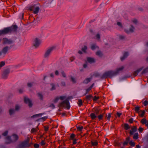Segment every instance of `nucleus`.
I'll list each match as a JSON object with an SVG mask.
<instances>
[{
	"label": "nucleus",
	"instance_id": "obj_1",
	"mask_svg": "<svg viewBox=\"0 0 148 148\" xmlns=\"http://www.w3.org/2000/svg\"><path fill=\"white\" fill-rule=\"evenodd\" d=\"M59 100H60L61 101L64 100V101L60 103V107L66 108L68 109L70 108L69 101L68 100L66 99V98L65 96H62L59 97H57L54 99V102L56 103Z\"/></svg>",
	"mask_w": 148,
	"mask_h": 148
},
{
	"label": "nucleus",
	"instance_id": "obj_2",
	"mask_svg": "<svg viewBox=\"0 0 148 148\" xmlns=\"http://www.w3.org/2000/svg\"><path fill=\"white\" fill-rule=\"evenodd\" d=\"M123 66H121L118 67L114 71H110L106 72L103 75V77H111L112 76L117 74L118 73L122 71L124 69Z\"/></svg>",
	"mask_w": 148,
	"mask_h": 148
},
{
	"label": "nucleus",
	"instance_id": "obj_3",
	"mask_svg": "<svg viewBox=\"0 0 148 148\" xmlns=\"http://www.w3.org/2000/svg\"><path fill=\"white\" fill-rule=\"evenodd\" d=\"M16 28V26L14 25L10 27L5 28L3 30H0V36L7 34L12 31H15Z\"/></svg>",
	"mask_w": 148,
	"mask_h": 148
},
{
	"label": "nucleus",
	"instance_id": "obj_4",
	"mask_svg": "<svg viewBox=\"0 0 148 148\" xmlns=\"http://www.w3.org/2000/svg\"><path fill=\"white\" fill-rule=\"evenodd\" d=\"M18 138V136L16 134H13L11 138L7 137L6 138V143H9L12 142L14 141L17 140Z\"/></svg>",
	"mask_w": 148,
	"mask_h": 148
},
{
	"label": "nucleus",
	"instance_id": "obj_5",
	"mask_svg": "<svg viewBox=\"0 0 148 148\" xmlns=\"http://www.w3.org/2000/svg\"><path fill=\"white\" fill-rule=\"evenodd\" d=\"M29 139H27L21 143L19 145V148H25L30 146V145L29 143Z\"/></svg>",
	"mask_w": 148,
	"mask_h": 148
},
{
	"label": "nucleus",
	"instance_id": "obj_6",
	"mask_svg": "<svg viewBox=\"0 0 148 148\" xmlns=\"http://www.w3.org/2000/svg\"><path fill=\"white\" fill-rule=\"evenodd\" d=\"M29 10L31 11H33L34 13L36 14L38 13L39 10V8L36 5H34L33 6L30 7Z\"/></svg>",
	"mask_w": 148,
	"mask_h": 148
},
{
	"label": "nucleus",
	"instance_id": "obj_7",
	"mask_svg": "<svg viewBox=\"0 0 148 148\" xmlns=\"http://www.w3.org/2000/svg\"><path fill=\"white\" fill-rule=\"evenodd\" d=\"M54 49V47H51L49 48L45 52V55L44 57L45 58H47L48 57L49 55H50L51 52L53 51Z\"/></svg>",
	"mask_w": 148,
	"mask_h": 148
},
{
	"label": "nucleus",
	"instance_id": "obj_8",
	"mask_svg": "<svg viewBox=\"0 0 148 148\" xmlns=\"http://www.w3.org/2000/svg\"><path fill=\"white\" fill-rule=\"evenodd\" d=\"M24 102L26 103H27L29 107H31L32 106V103L31 101L27 97H25L24 98Z\"/></svg>",
	"mask_w": 148,
	"mask_h": 148
},
{
	"label": "nucleus",
	"instance_id": "obj_9",
	"mask_svg": "<svg viewBox=\"0 0 148 148\" xmlns=\"http://www.w3.org/2000/svg\"><path fill=\"white\" fill-rule=\"evenodd\" d=\"M40 43L41 41H40V40L38 38H36L34 40V46L35 47H37L40 45Z\"/></svg>",
	"mask_w": 148,
	"mask_h": 148
},
{
	"label": "nucleus",
	"instance_id": "obj_10",
	"mask_svg": "<svg viewBox=\"0 0 148 148\" xmlns=\"http://www.w3.org/2000/svg\"><path fill=\"white\" fill-rule=\"evenodd\" d=\"M60 72L61 73L62 75L64 77H65L66 76V75L64 73V72L62 71L59 70V71L56 70L55 72V74L56 75H58L59 74V73Z\"/></svg>",
	"mask_w": 148,
	"mask_h": 148
},
{
	"label": "nucleus",
	"instance_id": "obj_11",
	"mask_svg": "<svg viewBox=\"0 0 148 148\" xmlns=\"http://www.w3.org/2000/svg\"><path fill=\"white\" fill-rule=\"evenodd\" d=\"M98 110H97V111H95L96 114L94 113H92L90 114V116L92 119H94L97 117L96 115L98 114Z\"/></svg>",
	"mask_w": 148,
	"mask_h": 148
},
{
	"label": "nucleus",
	"instance_id": "obj_12",
	"mask_svg": "<svg viewBox=\"0 0 148 148\" xmlns=\"http://www.w3.org/2000/svg\"><path fill=\"white\" fill-rule=\"evenodd\" d=\"M134 30L135 28L132 26H131V27L129 29L127 30H125V31L126 33H129L133 32L134 31Z\"/></svg>",
	"mask_w": 148,
	"mask_h": 148
},
{
	"label": "nucleus",
	"instance_id": "obj_13",
	"mask_svg": "<svg viewBox=\"0 0 148 148\" xmlns=\"http://www.w3.org/2000/svg\"><path fill=\"white\" fill-rule=\"evenodd\" d=\"M90 48L93 50L98 49L99 48L95 44H91L90 45Z\"/></svg>",
	"mask_w": 148,
	"mask_h": 148
},
{
	"label": "nucleus",
	"instance_id": "obj_14",
	"mask_svg": "<svg viewBox=\"0 0 148 148\" xmlns=\"http://www.w3.org/2000/svg\"><path fill=\"white\" fill-rule=\"evenodd\" d=\"M3 43L5 44H10L12 42V41L8 40L6 38H3Z\"/></svg>",
	"mask_w": 148,
	"mask_h": 148
},
{
	"label": "nucleus",
	"instance_id": "obj_15",
	"mask_svg": "<svg viewBox=\"0 0 148 148\" xmlns=\"http://www.w3.org/2000/svg\"><path fill=\"white\" fill-rule=\"evenodd\" d=\"M137 130V128L136 127H133L132 128V130L130 131V134L131 135H133Z\"/></svg>",
	"mask_w": 148,
	"mask_h": 148
},
{
	"label": "nucleus",
	"instance_id": "obj_16",
	"mask_svg": "<svg viewBox=\"0 0 148 148\" xmlns=\"http://www.w3.org/2000/svg\"><path fill=\"white\" fill-rule=\"evenodd\" d=\"M87 60L90 63H92L95 62V60L94 58L89 57L87 58Z\"/></svg>",
	"mask_w": 148,
	"mask_h": 148
},
{
	"label": "nucleus",
	"instance_id": "obj_17",
	"mask_svg": "<svg viewBox=\"0 0 148 148\" xmlns=\"http://www.w3.org/2000/svg\"><path fill=\"white\" fill-rule=\"evenodd\" d=\"M128 55V53L127 52H125L123 57L121 58V60H123L126 58Z\"/></svg>",
	"mask_w": 148,
	"mask_h": 148
},
{
	"label": "nucleus",
	"instance_id": "obj_18",
	"mask_svg": "<svg viewBox=\"0 0 148 148\" xmlns=\"http://www.w3.org/2000/svg\"><path fill=\"white\" fill-rule=\"evenodd\" d=\"M8 48L7 47H5L2 50V52L4 53H5L8 50Z\"/></svg>",
	"mask_w": 148,
	"mask_h": 148
},
{
	"label": "nucleus",
	"instance_id": "obj_19",
	"mask_svg": "<svg viewBox=\"0 0 148 148\" xmlns=\"http://www.w3.org/2000/svg\"><path fill=\"white\" fill-rule=\"evenodd\" d=\"M138 133H136L134 135L133 138L134 139H137L138 138Z\"/></svg>",
	"mask_w": 148,
	"mask_h": 148
},
{
	"label": "nucleus",
	"instance_id": "obj_20",
	"mask_svg": "<svg viewBox=\"0 0 148 148\" xmlns=\"http://www.w3.org/2000/svg\"><path fill=\"white\" fill-rule=\"evenodd\" d=\"M15 110L12 109H10L9 110V113L10 115H12L14 113Z\"/></svg>",
	"mask_w": 148,
	"mask_h": 148
},
{
	"label": "nucleus",
	"instance_id": "obj_21",
	"mask_svg": "<svg viewBox=\"0 0 148 148\" xmlns=\"http://www.w3.org/2000/svg\"><path fill=\"white\" fill-rule=\"evenodd\" d=\"M124 127L126 130H127L130 128L129 125L127 124H125L124 125Z\"/></svg>",
	"mask_w": 148,
	"mask_h": 148
},
{
	"label": "nucleus",
	"instance_id": "obj_22",
	"mask_svg": "<svg viewBox=\"0 0 148 148\" xmlns=\"http://www.w3.org/2000/svg\"><path fill=\"white\" fill-rule=\"evenodd\" d=\"M91 79L90 78H87L84 81V83L85 84H87L90 81Z\"/></svg>",
	"mask_w": 148,
	"mask_h": 148
},
{
	"label": "nucleus",
	"instance_id": "obj_23",
	"mask_svg": "<svg viewBox=\"0 0 148 148\" xmlns=\"http://www.w3.org/2000/svg\"><path fill=\"white\" fill-rule=\"evenodd\" d=\"M75 135L74 134H71L70 136V139L71 140H73L75 138Z\"/></svg>",
	"mask_w": 148,
	"mask_h": 148
},
{
	"label": "nucleus",
	"instance_id": "obj_24",
	"mask_svg": "<svg viewBox=\"0 0 148 148\" xmlns=\"http://www.w3.org/2000/svg\"><path fill=\"white\" fill-rule=\"evenodd\" d=\"M87 47L86 46H84L82 48V50L83 52H86V51L87 49Z\"/></svg>",
	"mask_w": 148,
	"mask_h": 148
},
{
	"label": "nucleus",
	"instance_id": "obj_25",
	"mask_svg": "<svg viewBox=\"0 0 148 148\" xmlns=\"http://www.w3.org/2000/svg\"><path fill=\"white\" fill-rule=\"evenodd\" d=\"M96 54L99 56H101L102 55V53L100 51H98L96 53Z\"/></svg>",
	"mask_w": 148,
	"mask_h": 148
},
{
	"label": "nucleus",
	"instance_id": "obj_26",
	"mask_svg": "<svg viewBox=\"0 0 148 148\" xmlns=\"http://www.w3.org/2000/svg\"><path fill=\"white\" fill-rule=\"evenodd\" d=\"M92 145L93 146H96L97 145V141H91Z\"/></svg>",
	"mask_w": 148,
	"mask_h": 148
},
{
	"label": "nucleus",
	"instance_id": "obj_27",
	"mask_svg": "<svg viewBox=\"0 0 148 148\" xmlns=\"http://www.w3.org/2000/svg\"><path fill=\"white\" fill-rule=\"evenodd\" d=\"M129 144L131 146H134L135 145V143L132 140L130 141L129 142Z\"/></svg>",
	"mask_w": 148,
	"mask_h": 148
},
{
	"label": "nucleus",
	"instance_id": "obj_28",
	"mask_svg": "<svg viewBox=\"0 0 148 148\" xmlns=\"http://www.w3.org/2000/svg\"><path fill=\"white\" fill-rule=\"evenodd\" d=\"M141 123L143 124H146V123L147 122L146 120L145 119H142L141 121Z\"/></svg>",
	"mask_w": 148,
	"mask_h": 148
},
{
	"label": "nucleus",
	"instance_id": "obj_29",
	"mask_svg": "<svg viewBox=\"0 0 148 148\" xmlns=\"http://www.w3.org/2000/svg\"><path fill=\"white\" fill-rule=\"evenodd\" d=\"M140 112V116L142 117H143V116L144 114H145V111L141 110Z\"/></svg>",
	"mask_w": 148,
	"mask_h": 148
},
{
	"label": "nucleus",
	"instance_id": "obj_30",
	"mask_svg": "<svg viewBox=\"0 0 148 148\" xmlns=\"http://www.w3.org/2000/svg\"><path fill=\"white\" fill-rule=\"evenodd\" d=\"M82 101L81 100H79L78 101V106H81V105H82Z\"/></svg>",
	"mask_w": 148,
	"mask_h": 148
},
{
	"label": "nucleus",
	"instance_id": "obj_31",
	"mask_svg": "<svg viewBox=\"0 0 148 148\" xmlns=\"http://www.w3.org/2000/svg\"><path fill=\"white\" fill-rule=\"evenodd\" d=\"M37 131V129L36 128H32L31 130V132L32 133H34V132H35Z\"/></svg>",
	"mask_w": 148,
	"mask_h": 148
},
{
	"label": "nucleus",
	"instance_id": "obj_32",
	"mask_svg": "<svg viewBox=\"0 0 148 148\" xmlns=\"http://www.w3.org/2000/svg\"><path fill=\"white\" fill-rule=\"evenodd\" d=\"M42 114H37L35 115H34L32 116V118H34L35 117H37L38 116H39L41 115Z\"/></svg>",
	"mask_w": 148,
	"mask_h": 148
},
{
	"label": "nucleus",
	"instance_id": "obj_33",
	"mask_svg": "<svg viewBox=\"0 0 148 148\" xmlns=\"http://www.w3.org/2000/svg\"><path fill=\"white\" fill-rule=\"evenodd\" d=\"M20 108V106L19 105H16L15 106V110L17 111Z\"/></svg>",
	"mask_w": 148,
	"mask_h": 148
},
{
	"label": "nucleus",
	"instance_id": "obj_34",
	"mask_svg": "<svg viewBox=\"0 0 148 148\" xmlns=\"http://www.w3.org/2000/svg\"><path fill=\"white\" fill-rule=\"evenodd\" d=\"M93 86V84H92L89 88H88L86 89V92L87 93L92 88V87Z\"/></svg>",
	"mask_w": 148,
	"mask_h": 148
},
{
	"label": "nucleus",
	"instance_id": "obj_35",
	"mask_svg": "<svg viewBox=\"0 0 148 148\" xmlns=\"http://www.w3.org/2000/svg\"><path fill=\"white\" fill-rule=\"evenodd\" d=\"M71 80L72 81L73 83H75L76 82V80L75 78L73 77H71Z\"/></svg>",
	"mask_w": 148,
	"mask_h": 148
},
{
	"label": "nucleus",
	"instance_id": "obj_36",
	"mask_svg": "<svg viewBox=\"0 0 148 148\" xmlns=\"http://www.w3.org/2000/svg\"><path fill=\"white\" fill-rule=\"evenodd\" d=\"M51 90H54L55 89V86L53 84H51Z\"/></svg>",
	"mask_w": 148,
	"mask_h": 148
},
{
	"label": "nucleus",
	"instance_id": "obj_37",
	"mask_svg": "<svg viewBox=\"0 0 148 148\" xmlns=\"http://www.w3.org/2000/svg\"><path fill=\"white\" fill-rule=\"evenodd\" d=\"M132 22L134 23L135 24H136L138 22L137 21L136 19H133L132 20Z\"/></svg>",
	"mask_w": 148,
	"mask_h": 148
},
{
	"label": "nucleus",
	"instance_id": "obj_38",
	"mask_svg": "<svg viewBox=\"0 0 148 148\" xmlns=\"http://www.w3.org/2000/svg\"><path fill=\"white\" fill-rule=\"evenodd\" d=\"M5 64V63L3 62H1L0 63V67H1L4 66Z\"/></svg>",
	"mask_w": 148,
	"mask_h": 148
},
{
	"label": "nucleus",
	"instance_id": "obj_39",
	"mask_svg": "<svg viewBox=\"0 0 148 148\" xmlns=\"http://www.w3.org/2000/svg\"><path fill=\"white\" fill-rule=\"evenodd\" d=\"M91 96L90 95H88L86 96V98L87 100H89L91 98Z\"/></svg>",
	"mask_w": 148,
	"mask_h": 148
},
{
	"label": "nucleus",
	"instance_id": "obj_40",
	"mask_svg": "<svg viewBox=\"0 0 148 148\" xmlns=\"http://www.w3.org/2000/svg\"><path fill=\"white\" fill-rule=\"evenodd\" d=\"M83 127L82 126L78 127H77V130L79 131H81L83 129Z\"/></svg>",
	"mask_w": 148,
	"mask_h": 148
},
{
	"label": "nucleus",
	"instance_id": "obj_41",
	"mask_svg": "<svg viewBox=\"0 0 148 148\" xmlns=\"http://www.w3.org/2000/svg\"><path fill=\"white\" fill-rule=\"evenodd\" d=\"M96 39L98 40H99L100 38V36L99 34H97L96 35Z\"/></svg>",
	"mask_w": 148,
	"mask_h": 148
},
{
	"label": "nucleus",
	"instance_id": "obj_42",
	"mask_svg": "<svg viewBox=\"0 0 148 148\" xmlns=\"http://www.w3.org/2000/svg\"><path fill=\"white\" fill-rule=\"evenodd\" d=\"M38 95L39 97L41 99H42V95L40 93H38Z\"/></svg>",
	"mask_w": 148,
	"mask_h": 148
},
{
	"label": "nucleus",
	"instance_id": "obj_43",
	"mask_svg": "<svg viewBox=\"0 0 148 148\" xmlns=\"http://www.w3.org/2000/svg\"><path fill=\"white\" fill-rule=\"evenodd\" d=\"M47 118V116H45L41 118L40 119L41 120H42L43 121H45L46 119Z\"/></svg>",
	"mask_w": 148,
	"mask_h": 148
},
{
	"label": "nucleus",
	"instance_id": "obj_44",
	"mask_svg": "<svg viewBox=\"0 0 148 148\" xmlns=\"http://www.w3.org/2000/svg\"><path fill=\"white\" fill-rule=\"evenodd\" d=\"M39 145L38 144H35L34 145V147L35 148H38L39 147Z\"/></svg>",
	"mask_w": 148,
	"mask_h": 148
},
{
	"label": "nucleus",
	"instance_id": "obj_45",
	"mask_svg": "<svg viewBox=\"0 0 148 148\" xmlns=\"http://www.w3.org/2000/svg\"><path fill=\"white\" fill-rule=\"evenodd\" d=\"M73 145H75L77 143V139H75L74 140H73Z\"/></svg>",
	"mask_w": 148,
	"mask_h": 148
},
{
	"label": "nucleus",
	"instance_id": "obj_46",
	"mask_svg": "<svg viewBox=\"0 0 148 148\" xmlns=\"http://www.w3.org/2000/svg\"><path fill=\"white\" fill-rule=\"evenodd\" d=\"M103 116L102 115L100 114L98 116V117L99 120H101L102 119Z\"/></svg>",
	"mask_w": 148,
	"mask_h": 148
},
{
	"label": "nucleus",
	"instance_id": "obj_47",
	"mask_svg": "<svg viewBox=\"0 0 148 148\" xmlns=\"http://www.w3.org/2000/svg\"><path fill=\"white\" fill-rule=\"evenodd\" d=\"M139 110V108L138 107H136L135 108V111L138 112Z\"/></svg>",
	"mask_w": 148,
	"mask_h": 148
},
{
	"label": "nucleus",
	"instance_id": "obj_48",
	"mask_svg": "<svg viewBox=\"0 0 148 148\" xmlns=\"http://www.w3.org/2000/svg\"><path fill=\"white\" fill-rule=\"evenodd\" d=\"M117 24L120 27H122V25L121 23L119 22H118L117 23Z\"/></svg>",
	"mask_w": 148,
	"mask_h": 148
},
{
	"label": "nucleus",
	"instance_id": "obj_49",
	"mask_svg": "<svg viewBox=\"0 0 148 148\" xmlns=\"http://www.w3.org/2000/svg\"><path fill=\"white\" fill-rule=\"evenodd\" d=\"M98 97H97L96 96H95L93 98V99L94 101H96L99 99Z\"/></svg>",
	"mask_w": 148,
	"mask_h": 148
},
{
	"label": "nucleus",
	"instance_id": "obj_50",
	"mask_svg": "<svg viewBox=\"0 0 148 148\" xmlns=\"http://www.w3.org/2000/svg\"><path fill=\"white\" fill-rule=\"evenodd\" d=\"M143 104L144 106H146L148 104V102L147 101H145L144 102Z\"/></svg>",
	"mask_w": 148,
	"mask_h": 148
},
{
	"label": "nucleus",
	"instance_id": "obj_51",
	"mask_svg": "<svg viewBox=\"0 0 148 148\" xmlns=\"http://www.w3.org/2000/svg\"><path fill=\"white\" fill-rule=\"evenodd\" d=\"M140 71V70H137L134 73V75L135 76Z\"/></svg>",
	"mask_w": 148,
	"mask_h": 148
},
{
	"label": "nucleus",
	"instance_id": "obj_52",
	"mask_svg": "<svg viewBox=\"0 0 148 148\" xmlns=\"http://www.w3.org/2000/svg\"><path fill=\"white\" fill-rule=\"evenodd\" d=\"M107 118L108 120H109L110 119V118L111 117V115L110 114H108V115L107 116Z\"/></svg>",
	"mask_w": 148,
	"mask_h": 148
},
{
	"label": "nucleus",
	"instance_id": "obj_53",
	"mask_svg": "<svg viewBox=\"0 0 148 148\" xmlns=\"http://www.w3.org/2000/svg\"><path fill=\"white\" fill-rule=\"evenodd\" d=\"M8 133V132L7 131H6L3 134V135L4 136H6L7 135Z\"/></svg>",
	"mask_w": 148,
	"mask_h": 148
},
{
	"label": "nucleus",
	"instance_id": "obj_54",
	"mask_svg": "<svg viewBox=\"0 0 148 148\" xmlns=\"http://www.w3.org/2000/svg\"><path fill=\"white\" fill-rule=\"evenodd\" d=\"M32 85L33 84L31 83H29L27 84V86L29 87H31Z\"/></svg>",
	"mask_w": 148,
	"mask_h": 148
},
{
	"label": "nucleus",
	"instance_id": "obj_55",
	"mask_svg": "<svg viewBox=\"0 0 148 148\" xmlns=\"http://www.w3.org/2000/svg\"><path fill=\"white\" fill-rule=\"evenodd\" d=\"M138 130L139 132H142L143 130V128L142 127H139Z\"/></svg>",
	"mask_w": 148,
	"mask_h": 148
},
{
	"label": "nucleus",
	"instance_id": "obj_56",
	"mask_svg": "<svg viewBox=\"0 0 148 148\" xmlns=\"http://www.w3.org/2000/svg\"><path fill=\"white\" fill-rule=\"evenodd\" d=\"M130 138L129 137H127V138H126V141H127V142L128 143L130 141Z\"/></svg>",
	"mask_w": 148,
	"mask_h": 148
},
{
	"label": "nucleus",
	"instance_id": "obj_57",
	"mask_svg": "<svg viewBox=\"0 0 148 148\" xmlns=\"http://www.w3.org/2000/svg\"><path fill=\"white\" fill-rule=\"evenodd\" d=\"M40 144L42 145H44L45 144V143L43 140H42L40 143Z\"/></svg>",
	"mask_w": 148,
	"mask_h": 148
},
{
	"label": "nucleus",
	"instance_id": "obj_58",
	"mask_svg": "<svg viewBox=\"0 0 148 148\" xmlns=\"http://www.w3.org/2000/svg\"><path fill=\"white\" fill-rule=\"evenodd\" d=\"M50 107H51L53 108H54L55 106L53 104H51L50 105Z\"/></svg>",
	"mask_w": 148,
	"mask_h": 148
},
{
	"label": "nucleus",
	"instance_id": "obj_59",
	"mask_svg": "<svg viewBox=\"0 0 148 148\" xmlns=\"http://www.w3.org/2000/svg\"><path fill=\"white\" fill-rule=\"evenodd\" d=\"M133 121V119L132 118H131L129 120V122L130 123H132Z\"/></svg>",
	"mask_w": 148,
	"mask_h": 148
},
{
	"label": "nucleus",
	"instance_id": "obj_60",
	"mask_svg": "<svg viewBox=\"0 0 148 148\" xmlns=\"http://www.w3.org/2000/svg\"><path fill=\"white\" fill-rule=\"evenodd\" d=\"M121 113H119V112H117V115L118 117H120L121 115Z\"/></svg>",
	"mask_w": 148,
	"mask_h": 148
},
{
	"label": "nucleus",
	"instance_id": "obj_61",
	"mask_svg": "<svg viewBox=\"0 0 148 148\" xmlns=\"http://www.w3.org/2000/svg\"><path fill=\"white\" fill-rule=\"evenodd\" d=\"M128 143L127 142V141H126L124 142L123 143V145H127Z\"/></svg>",
	"mask_w": 148,
	"mask_h": 148
},
{
	"label": "nucleus",
	"instance_id": "obj_62",
	"mask_svg": "<svg viewBox=\"0 0 148 148\" xmlns=\"http://www.w3.org/2000/svg\"><path fill=\"white\" fill-rule=\"evenodd\" d=\"M148 69V68H147V69H145V70L143 71V73H145V71H147Z\"/></svg>",
	"mask_w": 148,
	"mask_h": 148
},
{
	"label": "nucleus",
	"instance_id": "obj_63",
	"mask_svg": "<svg viewBox=\"0 0 148 148\" xmlns=\"http://www.w3.org/2000/svg\"><path fill=\"white\" fill-rule=\"evenodd\" d=\"M136 146L137 148H140V146L138 145H137Z\"/></svg>",
	"mask_w": 148,
	"mask_h": 148
},
{
	"label": "nucleus",
	"instance_id": "obj_64",
	"mask_svg": "<svg viewBox=\"0 0 148 148\" xmlns=\"http://www.w3.org/2000/svg\"><path fill=\"white\" fill-rule=\"evenodd\" d=\"M87 66V65L86 64H84V68H86V67Z\"/></svg>",
	"mask_w": 148,
	"mask_h": 148
}]
</instances>
